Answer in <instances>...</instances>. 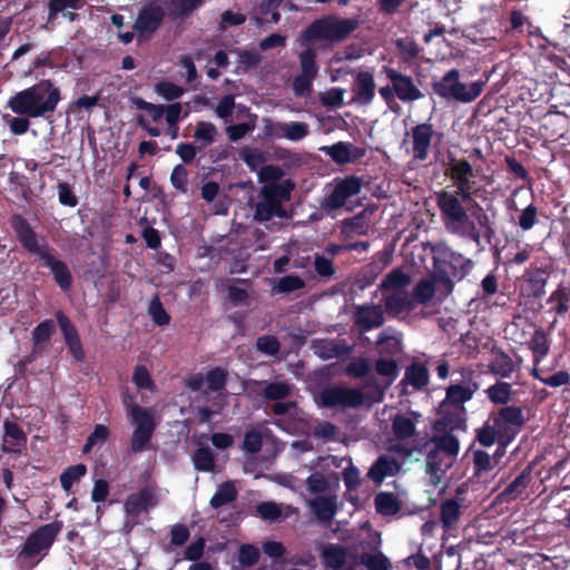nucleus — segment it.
Returning a JSON list of instances; mask_svg holds the SVG:
<instances>
[{
  "mask_svg": "<svg viewBox=\"0 0 570 570\" xmlns=\"http://www.w3.org/2000/svg\"><path fill=\"white\" fill-rule=\"evenodd\" d=\"M357 320L360 332L381 326L384 316L379 306H358Z\"/></svg>",
  "mask_w": 570,
  "mask_h": 570,
  "instance_id": "obj_30",
  "label": "nucleus"
},
{
  "mask_svg": "<svg viewBox=\"0 0 570 570\" xmlns=\"http://www.w3.org/2000/svg\"><path fill=\"white\" fill-rule=\"evenodd\" d=\"M549 267H537L524 274L527 283V295L539 299L546 294V286L549 279Z\"/></svg>",
  "mask_w": 570,
  "mask_h": 570,
  "instance_id": "obj_25",
  "label": "nucleus"
},
{
  "mask_svg": "<svg viewBox=\"0 0 570 570\" xmlns=\"http://www.w3.org/2000/svg\"><path fill=\"white\" fill-rule=\"evenodd\" d=\"M227 382V372L222 367H215L207 372V389L212 392H218L225 389Z\"/></svg>",
  "mask_w": 570,
  "mask_h": 570,
  "instance_id": "obj_62",
  "label": "nucleus"
},
{
  "mask_svg": "<svg viewBox=\"0 0 570 570\" xmlns=\"http://www.w3.org/2000/svg\"><path fill=\"white\" fill-rule=\"evenodd\" d=\"M56 320L61 330L66 346L68 347L70 354L77 362H82L85 360V351L78 330L62 311H58L56 313Z\"/></svg>",
  "mask_w": 570,
  "mask_h": 570,
  "instance_id": "obj_17",
  "label": "nucleus"
},
{
  "mask_svg": "<svg viewBox=\"0 0 570 570\" xmlns=\"http://www.w3.org/2000/svg\"><path fill=\"white\" fill-rule=\"evenodd\" d=\"M387 389L384 387V384L375 375H368V377L358 383V406L365 405L370 407L381 402Z\"/></svg>",
  "mask_w": 570,
  "mask_h": 570,
  "instance_id": "obj_19",
  "label": "nucleus"
},
{
  "mask_svg": "<svg viewBox=\"0 0 570 570\" xmlns=\"http://www.w3.org/2000/svg\"><path fill=\"white\" fill-rule=\"evenodd\" d=\"M569 302L570 288L563 284H559L547 299V304L552 305L550 312H553L558 315H563L569 311Z\"/></svg>",
  "mask_w": 570,
  "mask_h": 570,
  "instance_id": "obj_37",
  "label": "nucleus"
},
{
  "mask_svg": "<svg viewBox=\"0 0 570 570\" xmlns=\"http://www.w3.org/2000/svg\"><path fill=\"white\" fill-rule=\"evenodd\" d=\"M238 492L233 481H225L218 485L210 498L209 504L213 509H219L237 499Z\"/></svg>",
  "mask_w": 570,
  "mask_h": 570,
  "instance_id": "obj_35",
  "label": "nucleus"
},
{
  "mask_svg": "<svg viewBox=\"0 0 570 570\" xmlns=\"http://www.w3.org/2000/svg\"><path fill=\"white\" fill-rule=\"evenodd\" d=\"M383 70L386 78L394 86L395 97L402 102H413L424 97V94L414 83L412 77L387 66H384Z\"/></svg>",
  "mask_w": 570,
  "mask_h": 570,
  "instance_id": "obj_12",
  "label": "nucleus"
},
{
  "mask_svg": "<svg viewBox=\"0 0 570 570\" xmlns=\"http://www.w3.org/2000/svg\"><path fill=\"white\" fill-rule=\"evenodd\" d=\"M286 218L287 214L285 209H279L267 200L263 199L256 204L254 212V219L257 222H268L273 217Z\"/></svg>",
  "mask_w": 570,
  "mask_h": 570,
  "instance_id": "obj_50",
  "label": "nucleus"
},
{
  "mask_svg": "<svg viewBox=\"0 0 570 570\" xmlns=\"http://www.w3.org/2000/svg\"><path fill=\"white\" fill-rule=\"evenodd\" d=\"M356 29V19H341L327 16L315 20L305 31V37L313 40L338 42Z\"/></svg>",
  "mask_w": 570,
  "mask_h": 570,
  "instance_id": "obj_8",
  "label": "nucleus"
},
{
  "mask_svg": "<svg viewBox=\"0 0 570 570\" xmlns=\"http://www.w3.org/2000/svg\"><path fill=\"white\" fill-rule=\"evenodd\" d=\"M384 304L386 311L393 314L410 312L414 308L413 299L407 292H395L385 295Z\"/></svg>",
  "mask_w": 570,
  "mask_h": 570,
  "instance_id": "obj_33",
  "label": "nucleus"
},
{
  "mask_svg": "<svg viewBox=\"0 0 570 570\" xmlns=\"http://www.w3.org/2000/svg\"><path fill=\"white\" fill-rule=\"evenodd\" d=\"M311 507L317 519L324 522L331 521L336 512V503L332 498L318 497L311 502Z\"/></svg>",
  "mask_w": 570,
  "mask_h": 570,
  "instance_id": "obj_45",
  "label": "nucleus"
},
{
  "mask_svg": "<svg viewBox=\"0 0 570 570\" xmlns=\"http://www.w3.org/2000/svg\"><path fill=\"white\" fill-rule=\"evenodd\" d=\"M433 136L434 128L430 122H422L412 127V155L415 160L424 161L428 159Z\"/></svg>",
  "mask_w": 570,
  "mask_h": 570,
  "instance_id": "obj_16",
  "label": "nucleus"
},
{
  "mask_svg": "<svg viewBox=\"0 0 570 570\" xmlns=\"http://www.w3.org/2000/svg\"><path fill=\"white\" fill-rule=\"evenodd\" d=\"M262 396L267 401H282L292 393V385L286 381L262 382Z\"/></svg>",
  "mask_w": 570,
  "mask_h": 570,
  "instance_id": "obj_38",
  "label": "nucleus"
},
{
  "mask_svg": "<svg viewBox=\"0 0 570 570\" xmlns=\"http://www.w3.org/2000/svg\"><path fill=\"white\" fill-rule=\"evenodd\" d=\"M473 199H463L460 195L452 194L446 189L435 193L436 207L440 210L441 222L445 230L462 238H469L474 243H480V232L475 223L470 218L466 203Z\"/></svg>",
  "mask_w": 570,
  "mask_h": 570,
  "instance_id": "obj_3",
  "label": "nucleus"
},
{
  "mask_svg": "<svg viewBox=\"0 0 570 570\" xmlns=\"http://www.w3.org/2000/svg\"><path fill=\"white\" fill-rule=\"evenodd\" d=\"M375 90L372 75L367 71H358V102H368Z\"/></svg>",
  "mask_w": 570,
  "mask_h": 570,
  "instance_id": "obj_56",
  "label": "nucleus"
},
{
  "mask_svg": "<svg viewBox=\"0 0 570 570\" xmlns=\"http://www.w3.org/2000/svg\"><path fill=\"white\" fill-rule=\"evenodd\" d=\"M55 333V322L52 320H45L40 322L32 331V347L33 352L42 351L43 343L49 342Z\"/></svg>",
  "mask_w": 570,
  "mask_h": 570,
  "instance_id": "obj_42",
  "label": "nucleus"
},
{
  "mask_svg": "<svg viewBox=\"0 0 570 570\" xmlns=\"http://www.w3.org/2000/svg\"><path fill=\"white\" fill-rule=\"evenodd\" d=\"M435 286H438L436 282H434V276L432 278H423L414 286L412 291L411 298L413 303L425 305L432 301L435 295Z\"/></svg>",
  "mask_w": 570,
  "mask_h": 570,
  "instance_id": "obj_40",
  "label": "nucleus"
},
{
  "mask_svg": "<svg viewBox=\"0 0 570 570\" xmlns=\"http://www.w3.org/2000/svg\"><path fill=\"white\" fill-rule=\"evenodd\" d=\"M401 464L396 459L385 454L380 455L367 472V476L376 484H381L386 476H393L399 473Z\"/></svg>",
  "mask_w": 570,
  "mask_h": 570,
  "instance_id": "obj_22",
  "label": "nucleus"
},
{
  "mask_svg": "<svg viewBox=\"0 0 570 570\" xmlns=\"http://www.w3.org/2000/svg\"><path fill=\"white\" fill-rule=\"evenodd\" d=\"M376 512L384 517L397 514L402 509V501L392 492H380L375 495Z\"/></svg>",
  "mask_w": 570,
  "mask_h": 570,
  "instance_id": "obj_31",
  "label": "nucleus"
},
{
  "mask_svg": "<svg viewBox=\"0 0 570 570\" xmlns=\"http://www.w3.org/2000/svg\"><path fill=\"white\" fill-rule=\"evenodd\" d=\"M318 406L333 410L356 407V387L330 385L315 394Z\"/></svg>",
  "mask_w": 570,
  "mask_h": 570,
  "instance_id": "obj_10",
  "label": "nucleus"
},
{
  "mask_svg": "<svg viewBox=\"0 0 570 570\" xmlns=\"http://www.w3.org/2000/svg\"><path fill=\"white\" fill-rule=\"evenodd\" d=\"M358 567H362V570H393V564L384 552L372 556L358 553Z\"/></svg>",
  "mask_w": 570,
  "mask_h": 570,
  "instance_id": "obj_43",
  "label": "nucleus"
},
{
  "mask_svg": "<svg viewBox=\"0 0 570 570\" xmlns=\"http://www.w3.org/2000/svg\"><path fill=\"white\" fill-rule=\"evenodd\" d=\"M132 383L139 390L154 391L156 384L145 365H136L132 372Z\"/></svg>",
  "mask_w": 570,
  "mask_h": 570,
  "instance_id": "obj_61",
  "label": "nucleus"
},
{
  "mask_svg": "<svg viewBox=\"0 0 570 570\" xmlns=\"http://www.w3.org/2000/svg\"><path fill=\"white\" fill-rule=\"evenodd\" d=\"M9 224L20 246L27 253L37 256L41 265L50 269L53 281L61 291H69L72 285V274L67 263L56 257V249L21 214H12Z\"/></svg>",
  "mask_w": 570,
  "mask_h": 570,
  "instance_id": "obj_1",
  "label": "nucleus"
},
{
  "mask_svg": "<svg viewBox=\"0 0 570 570\" xmlns=\"http://www.w3.org/2000/svg\"><path fill=\"white\" fill-rule=\"evenodd\" d=\"M473 266L474 263L471 258L449 246L441 245L434 248V282L445 296L453 292L455 282L462 281L472 271Z\"/></svg>",
  "mask_w": 570,
  "mask_h": 570,
  "instance_id": "obj_4",
  "label": "nucleus"
},
{
  "mask_svg": "<svg viewBox=\"0 0 570 570\" xmlns=\"http://www.w3.org/2000/svg\"><path fill=\"white\" fill-rule=\"evenodd\" d=\"M434 429L439 432V435L433 436L432 441L435 444L434 450L440 453H445L450 458H455L460 451L459 439L453 434L454 430L438 428V421L434 424Z\"/></svg>",
  "mask_w": 570,
  "mask_h": 570,
  "instance_id": "obj_27",
  "label": "nucleus"
},
{
  "mask_svg": "<svg viewBox=\"0 0 570 570\" xmlns=\"http://www.w3.org/2000/svg\"><path fill=\"white\" fill-rule=\"evenodd\" d=\"M450 463H444L442 453L438 450H430L426 455V471L431 475L439 476V474L444 473L446 468H449Z\"/></svg>",
  "mask_w": 570,
  "mask_h": 570,
  "instance_id": "obj_63",
  "label": "nucleus"
},
{
  "mask_svg": "<svg viewBox=\"0 0 570 570\" xmlns=\"http://www.w3.org/2000/svg\"><path fill=\"white\" fill-rule=\"evenodd\" d=\"M532 464L525 466L521 473L510 482L504 490L499 494L502 502H510L517 500L524 490L529 487L532 480Z\"/></svg>",
  "mask_w": 570,
  "mask_h": 570,
  "instance_id": "obj_24",
  "label": "nucleus"
},
{
  "mask_svg": "<svg viewBox=\"0 0 570 570\" xmlns=\"http://www.w3.org/2000/svg\"><path fill=\"white\" fill-rule=\"evenodd\" d=\"M217 136V128L209 121H199L196 125L194 138L202 141L204 146L213 144Z\"/></svg>",
  "mask_w": 570,
  "mask_h": 570,
  "instance_id": "obj_60",
  "label": "nucleus"
},
{
  "mask_svg": "<svg viewBox=\"0 0 570 570\" xmlns=\"http://www.w3.org/2000/svg\"><path fill=\"white\" fill-rule=\"evenodd\" d=\"M87 473V466L83 463L70 465L63 470L59 480L65 491H70L73 483L78 482Z\"/></svg>",
  "mask_w": 570,
  "mask_h": 570,
  "instance_id": "obj_52",
  "label": "nucleus"
},
{
  "mask_svg": "<svg viewBox=\"0 0 570 570\" xmlns=\"http://www.w3.org/2000/svg\"><path fill=\"white\" fill-rule=\"evenodd\" d=\"M411 283V277L401 268L392 269L382 281L380 288L383 292H405L404 288Z\"/></svg>",
  "mask_w": 570,
  "mask_h": 570,
  "instance_id": "obj_34",
  "label": "nucleus"
},
{
  "mask_svg": "<svg viewBox=\"0 0 570 570\" xmlns=\"http://www.w3.org/2000/svg\"><path fill=\"white\" fill-rule=\"evenodd\" d=\"M239 112H245L248 120L236 125H230L226 128V132L230 141L240 140L246 134L252 132L256 128L257 115L252 114L249 108L238 106Z\"/></svg>",
  "mask_w": 570,
  "mask_h": 570,
  "instance_id": "obj_32",
  "label": "nucleus"
},
{
  "mask_svg": "<svg viewBox=\"0 0 570 570\" xmlns=\"http://www.w3.org/2000/svg\"><path fill=\"white\" fill-rule=\"evenodd\" d=\"M301 73L311 78H316L318 67L316 65V53L314 49L307 48L299 53Z\"/></svg>",
  "mask_w": 570,
  "mask_h": 570,
  "instance_id": "obj_55",
  "label": "nucleus"
},
{
  "mask_svg": "<svg viewBox=\"0 0 570 570\" xmlns=\"http://www.w3.org/2000/svg\"><path fill=\"white\" fill-rule=\"evenodd\" d=\"M530 348L533 353L534 364H539L549 354L550 344L542 328H537L532 334Z\"/></svg>",
  "mask_w": 570,
  "mask_h": 570,
  "instance_id": "obj_47",
  "label": "nucleus"
},
{
  "mask_svg": "<svg viewBox=\"0 0 570 570\" xmlns=\"http://www.w3.org/2000/svg\"><path fill=\"white\" fill-rule=\"evenodd\" d=\"M461 73L456 68L448 70L439 80H433V92L443 100L458 102H472L483 91L485 81H473L465 85L460 80Z\"/></svg>",
  "mask_w": 570,
  "mask_h": 570,
  "instance_id": "obj_7",
  "label": "nucleus"
},
{
  "mask_svg": "<svg viewBox=\"0 0 570 570\" xmlns=\"http://www.w3.org/2000/svg\"><path fill=\"white\" fill-rule=\"evenodd\" d=\"M341 347L332 340H314L312 348L321 358L328 360L341 355Z\"/></svg>",
  "mask_w": 570,
  "mask_h": 570,
  "instance_id": "obj_53",
  "label": "nucleus"
},
{
  "mask_svg": "<svg viewBox=\"0 0 570 570\" xmlns=\"http://www.w3.org/2000/svg\"><path fill=\"white\" fill-rule=\"evenodd\" d=\"M60 99V89L51 80L42 79L12 96L8 107L17 115L40 118L53 114Z\"/></svg>",
  "mask_w": 570,
  "mask_h": 570,
  "instance_id": "obj_2",
  "label": "nucleus"
},
{
  "mask_svg": "<svg viewBox=\"0 0 570 570\" xmlns=\"http://www.w3.org/2000/svg\"><path fill=\"white\" fill-rule=\"evenodd\" d=\"M110 436V430L104 424H96L92 432L87 436L86 443L82 448V453L87 454L95 446L104 445Z\"/></svg>",
  "mask_w": 570,
  "mask_h": 570,
  "instance_id": "obj_49",
  "label": "nucleus"
},
{
  "mask_svg": "<svg viewBox=\"0 0 570 570\" xmlns=\"http://www.w3.org/2000/svg\"><path fill=\"white\" fill-rule=\"evenodd\" d=\"M490 420L499 429V445L502 448L515 439L525 422L522 409L515 405L501 407L491 414Z\"/></svg>",
  "mask_w": 570,
  "mask_h": 570,
  "instance_id": "obj_9",
  "label": "nucleus"
},
{
  "mask_svg": "<svg viewBox=\"0 0 570 570\" xmlns=\"http://www.w3.org/2000/svg\"><path fill=\"white\" fill-rule=\"evenodd\" d=\"M387 265V259L384 256L374 258L372 262L364 265L358 272V285L361 288L372 284L374 279L382 273Z\"/></svg>",
  "mask_w": 570,
  "mask_h": 570,
  "instance_id": "obj_36",
  "label": "nucleus"
},
{
  "mask_svg": "<svg viewBox=\"0 0 570 570\" xmlns=\"http://www.w3.org/2000/svg\"><path fill=\"white\" fill-rule=\"evenodd\" d=\"M191 460L195 470L198 472H213L215 469V454L207 445L197 448Z\"/></svg>",
  "mask_w": 570,
  "mask_h": 570,
  "instance_id": "obj_41",
  "label": "nucleus"
},
{
  "mask_svg": "<svg viewBox=\"0 0 570 570\" xmlns=\"http://www.w3.org/2000/svg\"><path fill=\"white\" fill-rule=\"evenodd\" d=\"M449 178L458 176H474L473 167L465 158H450L449 166L445 170Z\"/></svg>",
  "mask_w": 570,
  "mask_h": 570,
  "instance_id": "obj_58",
  "label": "nucleus"
},
{
  "mask_svg": "<svg viewBox=\"0 0 570 570\" xmlns=\"http://www.w3.org/2000/svg\"><path fill=\"white\" fill-rule=\"evenodd\" d=\"M489 370L500 377L508 379L514 372V363L504 351H499L494 353V357L489 364Z\"/></svg>",
  "mask_w": 570,
  "mask_h": 570,
  "instance_id": "obj_39",
  "label": "nucleus"
},
{
  "mask_svg": "<svg viewBox=\"0 0 570 570\" xmlns=\"http://www.w3.org/2000/svg\"><path fill=\"white\" fill-rule=\"evenodd\" d=\"M375 372L383 377L384 387H389L397 376V364L393 358L381 357L375 362Z\"/></svg>",
  "mask_w": 570,
  "mask_h": 570,
  "instance_id": "obj_48",
  "label": "nucleus"
},
{
  "mask_svg": "<svg viewBox=\"0 0 570 570\" xmlns=\"http://www.w3.org/2000/svg\"><path fill=\"white\" fill-rule=\"evenodd\" d=\"M430 382V373L424 363L413 362L405 367L404 376L399 386L401 394H407L406 386H412L413 392L423 391Z\"/></svg>",
  "mask_w": 570,
  "mask_h": 570,
  "instance_id": "obj_18",
  "label": "nucleus"
},
{
  "mask_svg": "<svg viewBox=\"0 0 570 570\" xmlns=\"http://www.w3.org/2000/svg\"><path fill=\"white\" fill-rule=\"evenodd\" d=\"M164 16V10L159 6L144 7L139 10L132 28L138 37L149 38L160 27Z\"/></svg>",
  "mask_w": 570,
  "mask_h": 570,
  "instance_id": "obj_14",
  "label": "nucleus"
},
{
  "mask_svg": "<svg viewBox=\"0 0 570 570\" xmlns=\"http://www.w3.org/2000/svg\"><path fill=\"white\" fill-rule=\"evenodd\" d=\"M305 287L303 278L295 274L286 275L278 279L276 285L273 287L274 293L287 294Z\"/></svg>",
  "mask_w": 570,
  "mask_h": 570,
  "instance_id": "obj_54",
  "label": "nucleus"
},
{
  "mask_svg": "<svg viewBox=\"0 0 570 570\" xmlns=\"http://www.w3.org/2000/svg\"><path fill=\"white\" fill-rule=\"evenodd\" d=\"M158 502L156 487L145 485L127 497L124 503V511L128 517L137 518L142 512H148L155 508Z\"/></svg>",
  "mask_w": 570,
  "mask_h": 570,
  "instance_id": "obj_13",
  "label": "nucleus"
},
{
  "mask_svg": "<svg viewBox=\"0 0 570 570\" xmlns=\"http://www.w3.org/2000/svg\"><path fill=\"white\" fill-rule=\"evenodd\" d=\"M155 90L159 96H161L168 101H173L175 99L180 98L185 92V90L180 86L166 80L157 82L155 86Z\"/></svg>",
  "mask_w": 570,
  "mask_h": 570,
  "instance_id": "obj_64",
  "label": "nucleus"
},
{
  "mask_svg": "<svg viewBox=\"0 0 570 570\" xmlns=\"http://www.w3.org/2000/svg\"><path fill=\"white\" fill-rule=\"evenodd\" d=\"M356 194V175H351L346 179L336 184L334 189L323 202L325 209H337L344 206L346 199Z\"/></svg>",
  "mask_w": 570,
  "mask_h": 570,
  "instance_id": "obj_20",
  "label": "nucleus"
},
{
  "mask_svg": "<svg viewBox=\"0 0 570 570\" xmlns=\"http://www.w3.org/2000/svg\"><path fill=\"white\" fill-rule=\"evenodd\" d=\"M148 314L153 322L158 326H165L170 323V315L166 312L160 298L155 296L148 305Z\"/></svg>",
  "mask_w": 570,
  "mask_h": 570,
  "instance_id": "obj_59",
  "label": "nucleus"
},
{
  "mask_svg": "<svg viewBox=\"0 0 570 570\" xmlns=\"http://www.w3.org/2000/svg\"><path fill=\"white\" fill-rule=\"evenodd\" d=\"M392 434L400 442L413 438L416 434L415 421L405 414H395L392 417Z\"/></svg>",
  "mask_w": 570,
  "mask_h": 570,
  "instance_id": "obj_28",
  "label": "nucleus"
},
{
  "mask_svg": "<svg viewBox=\"0 0 570 570\" xmlns=\"http://www.w3.org/2000/svg\"><path fill=\"white\" fill-rule=\"evenodd\" d=\"M62 528L63 522L55 520L32 531L17 549L19 568L22 570L36 568L48 556Z\"/></svg>",
  "mask_w": 570,
  "mask_h": 570,
  "instance_id": "obj_5",
  "label": "nucleus"
},
{
  "mask_svg": "<svg viewBox=\"0 0 570 570\" xmlns=\"http://www.w3.org/2000/svg\"><path fill=\"white\" fill-rule=\"evenodd\" d=\"M276 127L279 129L281 136L292 141L302 140L309 134L308 125L305 122H278Z\"/></svg>",
  "mask_w": 570,
  "mask_h": 570,
  "instance_id": "obj_44",
  "label": "nucleus"
},
{
  "mask_svg": "<svg viewBox=\"0 0 570 570\" xmlns=\"http://www.w3.org/2000/svg\"><path fill=\"white\" fill-rule=\"evenodd\" d=\"M293 189L294 183L291 179H286L281 184L264 185L261 189V195L263 199L279 209H284L282 203L289 200Z\"/></svg>",
  "mask_w": 570,
  "mask_h": 570,
  "instance_id": "obj_23",
  "label": "nucleus"
},
{
  "mask_svg": "<svg viewBox=\"0 0 570 570\" xmlns=\"http://www.w3.org/2000/svg\"><path fill=\"white\" fill-rule=\"evenodd\" d=\"M322 558L325 567L337 570L345 564L346 552L344 548L340 546L328 544L324 548Z\"/></svg>",
  "mask_w": 570,
  "mask_h": 570,
  "instance_id": "obj_46",
  "label": "nucleus"
},
{
  "mask_svg": "<svg viewBox=\"0 0 570 570\" xmlns=\"http://www.w3.org/2000/svg\"><path fill=\"white\" fill-rule=\"evenodd\" d=\"M487 394L492 403L505 405L511 401L512 387L510 383L497 382L488 387Z\"/></svg>",
  "mask_w": 570,
  "mask_h": 570,
  "instance_id": "obj_51",
  "label": "nucleus"
},
{
  "mask_svg": "<svg viewBox=\"0 0 570 570\" xmlns=\"http://www.w3.org/2000/svg\"><path fill=\"white\" fill-rule=\"evenodd\" d=\"M394 46L396 48L399 59L405 65L412 63L419 58L422 51L420 45L410 36L395 39Z\"/></svg>",
  "mask_w": 570,
  "mask_h": 570,
  "instance_id": "obj_29",
  "label": "nucleus"
},
{
  "mask_svg": "<svg viewBox=\"0 0 570 570\" xmlns=\"http://www.w3.org/2000/svg\"><path fill=\"white\" fill-rule=\"evenodd\" d=\"M328 155L336 164L343 165L351 161V153L346 144L340 141L332 146H324L320 148Z\"/></svg>",
  "mask_w": 570,
  "mask_h": 570,
  "instance_id": "obj_57",
  "label": "nucleus"
},
{
  "mask_svg": "<svg viewBox=\"0 0 570 570\" xmlns=\"http://www.w3.org/2000/svg\"><path fill=\"white\" fill-rule=\"evenodd\" d=\"M3 442L1 450L9 454H22L27 450L28 436L23 429L13 421H3Z\"/></svg>",
  "mask_w": 570,
  "mask_h": 570,
  "instance_id": "obj_15",
  "label": "nucleus"
},
{
  "mask_svg": "<svg viewBox=\"0 0 570 570\" xmlns=\"http://www.w3.org/2000/svg\"><path fill=\"white\" fill-rule=\"evenodd\" d=\"M358 553L364 554H380L382 553V539L381 533L372 529L368 521L358 527Z\"/></svg>",
  "mask_w": 570,
  "mask_h": 570,
  "instance_id": "obj_21",
  "label": "nucleus"
},
{
  "mask_svg": "<svg viewBox=\"0 0 570 570\" xmlns=\"http://www.w3.org/2000/svg\"><path fill=\"white\" fill-rule=\"evenodd\" d=\"M476 390V383L469 385H449L445 390V397L438 407L440 415L438 419V428L465 431L466 409L464 404L473 397Z\"/></svg>",
  "mask_w": 570,
  "mask_h": 570,
  "instance_id": "obj_6",
  "label": "nucleus"
},
{
  "mask_svg": "<svg viewBox=\"0 0 570 570\" xmlns=\"http://www.w3.org/2000/svg\"><path fill=\"white\" fill-rule=\"evenodd\" d=\"M462 515V504L459 499H446L440 504V521L444 532H450L458 528V522Z\"/></svg>",
  "mask_w": 570,
  "mask_h": 570,
  "instance_id": "obj_26",
  "label": "nucleus"
},
{
  "mask_svg": "<svg viewBox=\"0 0 570 570\" xmlns=\"http://www.w3.org/2000/svg\"><path fill=\"white\" fill-rule=\"evenodd\" d=\"M135 415L139 419L131 420L130 423L135 425L130 446L132 452H142L150 443L156 424L151 413L145 407L134 409Z\"/></svg>",
  "mask_w": 570,
  "mask_h": 570,
  "instance_id": "obj_11",
  "label": "nucleus"
}]
</instances>
